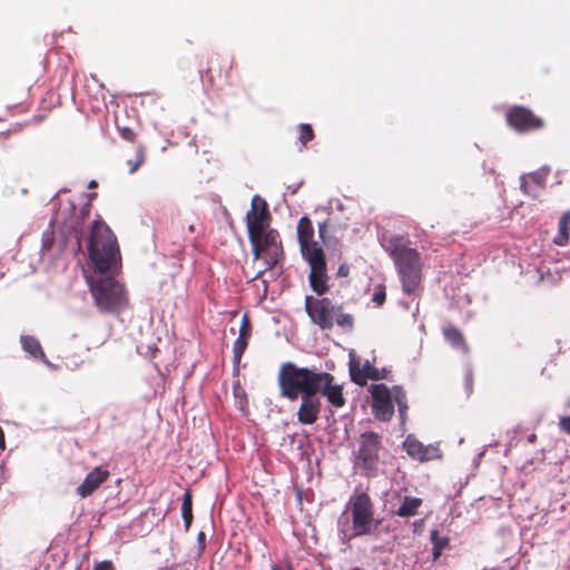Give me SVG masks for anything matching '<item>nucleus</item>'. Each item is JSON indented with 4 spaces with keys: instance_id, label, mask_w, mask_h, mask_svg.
<instances>
[{
    "instance_id": "c9c22d12",
    "label": "nucleus",
    "mask_w": 570,
    "mask_h": 570,
    "mask_svg": "<svg viewBox=\"0 0 570 570\" xmlns=\"http://www.w3.org/2000/svg\"><path fill=\"white\" fill-rule=\"evenodd\" d=\"M206 547V534L203 531H199L197 534V550L198 556H200Z\"/></svg>"
},
{
    "instance_id": "9b49d317",
    "label": "nucleus",
    "mask_w": 570,
    "mask_h": 570,
    "mask_svg": "<svg viewBox=\"0 0 570 570\" xmlns=\"http://www.w3.org/2000/svg\"><path fill=\"white\" fill-rule=\"evenodd\" d=\"M348 373L351 381L357 385H365L367 380L379 381L386 377V368H376L368 361L361 366L360 360L350 353Z\"/></svg>"
},
{
    "instance_id": "dca6fc26",
    "label": "nucleus",
    "mask_w": 570,
    "mask_h": 570,
    "mask_svg": "<svg viewBox=\"0 0 570 570\" xmlns=\"http://www.w3.org/2000/svg\"><path fill=\"white\" fill-rule=\"evenodd\" d=\"M354 522L352 520V515L348 514V510H344L337 518L336 529L340 543L345 546V551L351 547V541L355 538L361 537L357 530L353 529Z\"/></svg>"
},
{
    "instance_id": "4468645a",
    "label": "nucleus",
    "mask_w": 570,
    "mask_h": 570,
    "mask_svg": "<svg viewBox=\"0 0 570 570\" xmlns=\"http://www.w3.org/2000/svg\"><path fill=\"white\" fill-rule=\"evenodd\" d=\"M328 380L321 382V387L317 391L320 399L325 396L327 402L334 407H342L345 404V397L343 395V387L340 384L334 383V376L326 372Z\"/></svg>"
},
{
    "instance_id": "5fc2aeb1",
    "label": "nucleus",
    "mask_w": 570,
    "mask_h": 570,
    "mask_svg": "<svg viewBox=\"0 0 570 570\" xmlns=\"http://www.w3.org/2000/svg\"><path fill=\"white\" fill-rule=\"evenodd\" d=\"M483 570H504V569H501V568H492V569H483Z\"/></svg>"
},
{
    "instance_id": "3c124183",
    "label": "nucleus",
    "mask_w": 570,
    "mask_h": 570,
    "mask_svg": "<svg viewBox=\"0 0 570 570\" xmlns=\"http://www.w3.org/2000/svg\"><path fill=\"white\" fill-rule=\"evenodd\" d=\"M429 454H436V455H438V458L440 456V454H439V450H438L436 452H433L432 450H430V451H429Z\"/></svg>"
},
{
    "instance_id": "b1692460",
    "label": "nucleus",
    "mask_w": 570,
    "mask_h": 570,
    "mask_svg": "<svg viewBox=\"0 0 570 570\" xmlns=\"http://www.w3.org/2000/svg\"><path fill=\"white\" fill-rule=\"evenodd\" d=\"M422 499L405 495L395 511V514L401 518H410L417 513V509L422 505Z\"/></svg>"
},
{
    "instance_id": "49530a36",
    "label": "nucleus",
    "mask_w": 570,
    "mask_h": 570,
    "mask_svg": "<svg viewBox=\"0 0 570 570\" xmlns=\"http://www.w3.org/2000/svg\"><path fill=\"white\" fill-rule=\"evenodd\" d=\"M385 551H386V548H385V546H382V544H375L371 548V552H373V553L385 552Z\"/></svg>"
},
{
    "instance_id": "1a4fd4ad",
    "label": "nucleus",
    "mask_w": 570,
    "mask_h": 570,
    "mask_svg": "<svg viewBox=\"0 0 570 570\" xmlns=\"http://www.w3.org/2000/svg\"><path fill=\"white\" fill-rule=\"evenodd\" d=\"M278 237V232L269 227L257 235L258 246L256 253L254 247H252V254L255 259L261 258L262 253L266 252L264 259L266 269H272L283 257V248Z\"/></svg>"
},
{
    "instance_id": "f257e3e1",
    "label": "nucleus",
    "mask_w": 570,
    "mask_h": 570,
    "mask_svg": "<svg viewBox=\"0 0 570 570\" xmlns=\"http://www.w3.org/2000/svg\"><path fill=\"white\" fill-rule=\"evenodd\" d=\"M87 252L91 271L85 277L95 305L102 313H118L127 304L124 285L115 277L120 267V252L115 234L101 218L91 224Z\"/></svg>"
},
{
    "instance_id": "cd10ccee",
    "label": "nucleus",
    "mask_w": 570,
    "mask_h": 570,
    "mask_svg": "<svg viewBox=\"0 0 570 570\" xmlns=\"http://www.w3.org/2000/svg\"><path fill=\"white\" fill-rule=\"evenodd\" d=\"M247 345L248 337H245L244 334H238V337L235 340L233 344V363L235 368L238 367Z\"/></svg>"
},
{
    "instance_id": "f3484780",
    "label": "nucleus",
    "mask_w": 570,
    "mask_h": 570,
    "mask_svg": "<svg viewBox=\"0 0 570 570\" xmlns=\"http://www.w3.org/2000/svg\"><path fill=\"white\" fill-rule=\"evenodd\" d=\"M549 173H550V167L542 166L541 168H539L535 171H532L527 175H522L520 177V189L527 195L537 197L538 195L532 189L531 184L539 186V187H544Z\"/></svg>"
},
{
    "instance_id": "de8ad7c7",
    "label": "nucleus",
    "mask_w": 570,
    "mask_h": 570,
    "mask_svg": "<svg viewBox=\"0 0 570 570\" xmlns=\"http://www.w3.org/2000/svg\"><path fill=\"white\" fill-rule=\"evenodd\" d=\"M484 453H485V450H482L481 452H479V453L475 455V458L473 459V463H474V464H479V463H480V461H481V459L483 458Z\"/></svg>"
},
{
    "instance_id": "bb28decb",
    "label": "nucleus",
    "mask_w": 570,
    "mask_h": 570,
    "mask_svg": "<svg viewBox=\"0 0 570 570\" xmlns=\"http://www.w3.org/2000/svg\"><path fill=\"white\" fill-rule=\"evenodd\" d=\"M570 219V212L564 213L558 224V234L554 236V244L558 246H564L568 243V220Z\"/></svg>"
},
{
    "instance_id": "2eb2a0df",
    "label": "nucleus",
    "mask_w": 570,
    "mask_h": 570,
    "mask_svg": "<svg viewBox=\"0 0 570 570\" xmlns=\"http://www.w3.org/2000/svg\"><path fill=\"white\" fill-rule=\"evenodd\" d=\"M109 476V471L97 466L92 471H90L85 480L79 484L76 489V493L81 498H87L94 493V491L107 480Z\"/></svg>"
},
{
    "instance_id": "09e8293b",
    "label": "nucleus",
    "mask_w": 570,
    "mask_h": 570,
    "mask_svg": "<svg viewBox=\"0 0 570 570\" xmlns=\"http://www.w3.org/2000/svg\"><path fill=\"white\" fill-rule=\"evenodd\" d=\"M336 203H337V204H336V208H337L338 210H343V204H342V202H341V200H337Z\"/></svg>"
},
{
    "instance_id": "79ce46f5",
    "label": "nucleus",
    "mask_w": 570,
    "mask_h": 570,
    "mask_svg": "<svg viewBox=\"0 0 570 570\" xmlns=\"http://www.w3.org/2000/svg\"><path fill=\"white\" fill-rule=\"evenodd\" d=\"M304 184L303 180L298 181V183H295V184H292V185H288L287 186V189L291 190V193L294 195L297 193V190L302 187V185Z\"/></svg>"
},
{
    "instance_id": "473e14b6",
    "label": "nucleus",
    "mask_w": 570,
    "mask_h": 570,
    "mask_svg": "<svg viewBox=\"0 0 570 570\" xmlns=\"http://www.w3.org/2000/svg\"><path fill=\"white\" fill-rule=\"evenodd\" d=\"M249 210H254L255 213H257V210L266 212V210H268V204L259 195H255L252 198Z\"/></svg>"
},
{
    "instance_id": "a211bd4d",
    "label": "nucleus",
    "mask_w": 570,
    "mask_h": 570,
    "mask_svg": "<svg viewBox=\"0 0 570 570\" xmlns=\"http://www.w3.org/2000/svg\"><path fill=\"white\" fill-rule=\"evenodd\" d=\"M403 446L407 455L411 456L412 459H417L420 461H429L438 458L436 454H429L430 450L436 452L438 448H434L432 445H424L422 442H420L412 435L406 436Z\"/></svg>"
},
{
    "instance_id": "72a5a7b5",
    "label": "nucleus",
    "mask_w": 570,
    "mask_h": 570,
    "mask_svg": "<svg viewBox=\"0 0 570 570\" xmlns=\"http://www.w3.org/2000/svg\"><path fill=\"white\" fill-rule=\"evenodd\" d=\"M385 298H386V294H385L384 287H382V286L376 287L373 293L372 301L374 303H376L377 305H382L385 302Z\"/></svg>"
},
{
    "instance_id": "c03bdc74",
    "label": "nucleus",
    "mask_w": 570,
    "mask_h": 570,
    "mask_svg": "<svg viewBox=\"0 0 570 570\" xmlns=\"http://www.w3.org/2000/svg\"><path fill=\"white\" fill-rule=\"evenodd\" d=\"M271 570H293L289 564H272Z\"/></svg>"
},
{
    "instance_id": "20e7f679",
    "label": "nucleus",
    "mask_w": 570,
    "mask_h": 570,
    "mask_svg": "<svg viewBox=\"0 0 570 570\" xmlns=\"http://www.w3.org/2000/svg\"><path fill=\"white\" fill-rule=\"evenodd\" d=\"M371 407L375 419L381 422H389L394 415V404L397 405L400 424L404 428L407 419V397L401 385H393L391 389L384 383L372 384Z\"/></svg>"
},
{
    "instance_id": "603ef678",
    "label": "nucleus",
    "mask_w": 570,
    "mask_h": 570,
    "mask_svg": "<svg viewBox=\"0 0 570 570\" xmlns=\"http://www.w3.org/2000/svg\"><path fill=\"white\" fill-rule=\"evenodd\" d=\"M350 570H364V569H362L361 567L356 566V567H352Z\"/></svg>"
},
{
    "instance_id": "6ab92c4d",
    "label": "nucleus",
    "mask_w": 570,
    "mask_h": 570,
    "mask_svg": "<svg viewBox=\"0 0 570 570\" xmlns=\"http://www.w3.org/2000/svg\"><path fill=\"white\" fill-rule=\"evenodd\" d=\"M380 244L392 259L399 257L404 250L410 249V247L406 246V239L403 235L384 233L380 237Z\"/></svg>"
},
{
    "instance_id": "37998d69",
    "label": "nucleus",
    "mask_w": 570,
    "mask_h": 570,
    "mask_svg": "<svg viewBox=\"0 0 570 570\" xmlns=\"http://www.w3.org/2000/svg\"><path fill=\"white\" fill-rule=\"evenodd\" d=\"M183 521H184L185 530L188 531L189 528H190V524L193 522V514H190V515H183Z\"/></svg>"
},
{
    "instance_id": "7ed1b4c3",
    "label": "nucleus",
    "mask_w": 570,
    "mask_h": 570,
    "mask_svg": "<svg viewBox=\"0 0 570 570\" xmlns=\"http://www.w3.org/2000/svg\"><path fill=\"white\" fill-rule=\"evenodd\" d=\"M324 380H328L326 372L285 362L277 375L279 395L291 402L297 401L303 395L316 393Z\"/></svg>"
},
{
    "instance_id": "e433bc0d",
    "label": "nucleus",
    "mask_w": 570,
    "mask_h": 570,
    "mask_svg": "<svg viewBox=\"0 0 570 570\" xmlns=\"http://www.w3.org/2000/svg\"><path fill=\"white\" fill-rule=\"evenodd\" d=\"M92 570H115L114 563L110 560L96 562Z\"/></svg>"
},
{
    "instance_id": "c756f323",
    "label": "nucleus",
    "mask_w": 570,
    "mask_h": 570,
    "mask_svg": "<svg viewBox=\"0 0 570 570\" xmlns=\"http://www.w3.org/2000/svg\"><path fill=\"white\" fill-rule=\"evenodd\" d=\"M299 136L298 140L302 144L301 150L306 146L308 141L314 138V131L309 124H299L298 125Z\"/></svg>"
},
{
    "instance_id": "58836bf2",
    "label": "nucleus",
    "mask_w": 570,
    "mask_h": 570,
    "mask_svg": "<svg viewBox=\"0 0 570 570\" xmlns=\"http://www.w3.org/2000/svg\"><path fill=\"white\" fill-rule=\"evenodd\" d=\"M472 379H473L472 368L470 365H468L465 368L464 381H465V387L469 392L472 390Z\"/></svg>"
},
{
    "instance_id": "423d86ee",
    "label": "nucleus",
    "mask_w": 570,
    "mask_h": 570,
    "mask_svg": "<svg viewBox=\"0 0 570 570\" xmlns=\"http://www.w3.org/2000/svg\"><path fill=\"white\" fill-rule=\"evenodd\" d=\"M382 449V436L373 431H365L360 435V443L353 452L354 465L362 474L373 478L377 473L380 450Z\"/></svg>"
},
{
    "instance_id": "4c0bfd02",
    "label": "nucleus",
    "mask_w": 570,
    "mask_h": 570,
    "mask_svg": "<svg viewBox=\"0 0 570 570\" xmlns=\"http://www.w3.org/2000/svg\"><path fill=\"white\" fill-rule=\"evenodd\" d=\"M559 426L564 433L570 435V415L561 416L559 421Z\"/></svg>"
},
{
    "instance_id": "c85d7f7f",
    "label": "nucleus",
    "mask_w": 570,
    "mask_h": 570,
    "mask_svg": "<svg viewBox=\"0 0 570 570\" xmlns=\"http://www.w3.org/2000/svg\"><path fill=\"white\" fill-rule=\"evenodd\" d=\"M342 309V305H336L334 321L337 326L346 331H352L354 328V317L351 314L344 313Z\"/></svg>"
},
{
    "instance_id": "2f4dec72",
    "label": "nucleus",
    "mask_w": 570,
    "mask_h": 570,
    "mask_svg": "<svg viewBox=\"0 0 570 570\" xmlns=\"http://www.w3.org/2000/svg\"><path fill=\"white\" fill-rule=\"evenodd\" d=\"M193 502H191V494L189 491H186L183 495V502H181V517L183 515H190L193 514Z\"/></svg>"
},
{
    "instance_id": "f03ea898",
    "label": "nucleus",
    "mask_w": 570,
    "mask_h": 570,
    "mask_svg": "<svg viewBox=\"0 0 570 570\" xmlns=\"http://www.w3.org/2000/svg\"><path fill=\"white\" fill-rule=\"evenodd\" d=\"M90 206L87 204L81 209L79 215L76 214V205L68 202V207L61 212L56 213L51 218V223L60 224L59 236L55 237L53 232L46 230L42 234V256L59 255L67 248L72 252L82 250V238L85 235L83 219L89 215Z\"/></svg>"
},
{
    "instance_id": "4be33fe9",
    "label": "nucleus",
    "mask_w": 570,
    "mask_h": 570,
    "mask_svg": "<svg viewBox=\"0 0 570 570\" xmlns=\"http://www.w3.org/2000/svg\"><path fill=\"white\" fill-rule=\"evenodd\" d=\"M301 253L309 267L326 263L323 249L315 242L301 243Z\"/></svg>"
},
{
    "instance_id": "9d476101",
    "label": "nucleus",
    "mask_w": 570,
    "mask_h": 570,
    "mask_svg": "<svg viewBox=\"0 0 570 570\" xmlns=\"http://www.w3.org/2000/svg\"><path fill=\"white\" fill-rule=\"evenodd\" d=\"M505 117L509 126L519 132L534 131L543 127L542 119L523 106H513Z\"/></svg>"
},
{
    "instance_id": "f8f14e48",
    "label": "nucleus",
    "mask_w": 570,
    "mask_h": 570,
    "mask_svg": "<svg viewBox=\"0 0 570 570\" xmlns=\"http://www.w3.org/2000/svg\"><path fill=\"white\" fill-rule=\"evenodd\" d=\"M246 228L250 246L257 250V235L271 227L272 215L269 210H248L246 213Z\"/></svg>"
},
{
    "instance_id": "39448f33",
    "label": "nucleus",
    "mask_w": 570,
    "mask_h": 570,
    "mask_svg": "<svg viewBox=\"0 0 570 570\" xmlns=\"http://www.w3.org/2000/svg\"><path fill=\"white\" fill-rule=\"evenodd\" d=\"M346 510L351 511L353 529L357 530L361 537L379 539L382 534L390 533V524H385L383 519L374 518V505L367 493L360 492L351 495Z\"/></svg>"
},
{
    "instance_id": "a18cd8bd",
    "label": "nucleus",
    "mask_w": 570,
    "mask_h": 570,
    "mask_svg": "<svg viewBox=\"0 0 570 570\" xmlns=\"http://www.w3.org/2000/svg\"><path fill=\"white\" fill-rule=\"evenodd\" d=\"M326 227H327V222L326 220L318 224V234H320L321 238L324 237V234L326 232Z\"/></svg>"
},
{
    "instance_id": "412c9836",
    "label": "nucleus",
    "mask_w": 570,
    "mask_h": 570,
    "mask_svg": "<svg viewBox=\"0 0 570 570\" xmlns=\"http://www.w3.org/2000/svg\"><path fill=\"white\" fill-rule=\"evenodd\" d=\"M20 344L23 352L31 358L39 360L48 366H52L50 361L47 358L42 346L38 338L32 335H21Z\"/></svg>"
},
{
    "instance_id": "f704fd0d",
    "label": "nucleus",
    "mask_w": 570,
    "mask_h": 570,
    "mask_svg": "<svg viewBox=\"0 0 570 570\" xmlns=\"http://www.w3.org/2000/svg\"><path fill=\"white\" fill-rule=\"evenodd\" d=\"M250 331H252V326H250V323L248 321V317L247 315L245 314L242 318V324H240V328H239V334H244L245 337H248L250 336Z\"/></svg>"
},
{
    "instance_id": "5701e85b",
    "label": "nucleus",
    "mask_w": 570,
    "mask_h": 570,
    "mask_svg": "<svg viewBox=\"0 0 570 570\" xmlns=\"http://www.w3.org/2000/svg\"><path fill=\"white\" fill-rule=\"evenodd\" d=\"M443 335L445 341L455 350L468 353L469 347L465 343L463 334L452 325L443 327Z\"/></svg>"
},
{
    "instance_id": "aec40b11",
    "label": "nucleus",
    "mask_w": 570,
    "mask_h": 570,
    "mask_svg": "<svg viewBox=\"0 0 570 570\" xmlns=\"http://www.w3.org/2000/svg\"><path fill=\"white\" fill-rule=\"evenodd\" d=\"M308 274V283L313 292H315L318 296L325 294L328 291V276L326 263H322L320 265L311 266Z\"/></svg>"
},
{
    "instance_id": "ddd939ff",
    "label": "nucleus",
    "mask_w": 570,
    "mask_h": 570,
    "mask_svg": "<svg viewBox=\"0 0 570 570\" xmlns=\"http://www.w3.org/2000/svg\"><path fill=\"white\" fill-rule=\"evenodd\" d=\"M321 407L322 403L317 392L309 395H303L296 413L297 421L303 425L314 424L320 416Z\"/></svg>"
},
{
    "instance_id": "7c9ffc66",
    "label": "nucleus",
    "mask_w": 570,
    "mask_h": 570,
    "mask_svg": "<svg viewBox=\"0 0 570 570\" xmlns=\"http://www.w3.org/2000/svg\"><path fill=\"white\" fill-rule=\"evenodd\" d=\"M145 160V155H144V150L141 147H139L136 151V159L135 160H128L127 161V165L129 167V173H135L138 167L144 163Z\"/></svg>"
},
{
    "instance_id": "864d4df0",
    "label": "nucleus",
    "mask_w": 570,
    "mask_h": 570,
    "mask_svg": "<svg viewBox=\"0 0 570 570\" xmlns=\"http://www.w3.org/2000/svg\"><path fill=\"white\" fill-rule=\"evenodd\" d=\"M263 274V272H257L256 276L254 277V279L258 278L261 275Z\"/></svg>"
},
{
    "instance_id": "6e6552de",
    "label": "nucleus",
    "mask_w": 570,
    "mask_h": 570,
    "mask_svg": "<svg viewBox=\"0 0 570 570\" xmlns=\"http://www.w3.org/2000/svg\"><path fill=\"white\" fill-rule=\"evenodd\" d=\"M305 312L311 321L321 330H331L334 325L336 305L328 297H305Z\"/></svg>"
},
{
    "instance_id": "a19ab883",
    "label": "nucleus",
    "mask_w": 570,
    "mask_h": 570,
    "mask_svg": "<svg viewBox=\"0 0 570 570\" xmlns=\"http://www.w3.org/2000/svg\"><path fill=\"white\" fill-rule=\"evenodd\" d=\"M336 274L338 277H346L350 274V266L346 263H342Z\"/></svg>"
},
{
    "instance_id": "393cba45",
    "label": "nucleus",
    "mask_w": 570,
    "mask_h": 570,
    "mask_svg": "<svg viewBox=\"0 0 570 570\" xmlns=\"http://www.w3.org/2000/svg\"><path fill=\"white\" fill-rule=\"evenodd\" d=\"M430 540L432 543V557L433 561L438 560L442 554V551L449 546V538L440 535L438 530H432L430 533Z\"/></svg>"
},
{
    "instance_id": "a878e982",
    "label": "nucleus",
    "mask_w": 570,
    "mask_h": 570,
    "mask_svg": "<svg viewBox=\"0 0 570 570\" xmlns=\"http://www.w3.org/2000/svg\"><path fill=\"white\" fill-rule=\"evenodd\" d=\"M314 235L313 224L308 217L303 216L297 224L298 243L312 242Z\"/></svg>"
},
{
    "instance_id": "0eeeda50",
    "label": "nucleus",
    "mask_w": 570,
    "mask_h": 570,
    "mask_svg": "<svg viewBox=\"0 0 570 570\" xmlns=\"http://www.w3.org/2000/svg\"><path fill=\"white\" fill-rule=\"evenodd\" d=\"M403 292L407 295L414 293L421 283L422 264L420 253L415 248L404 250L393 259Z\"/></svg>"
},
{
    "instance_id": "ea45409f",
    "label": "nucleus",
    "mask_w": 570,
    "mask_h": 570,
    "mask_svg": "<svg viewBox=\"0 0 570 570\" xmlns=\"http://www.w3.org/2000/svg\"><path fill=\"white\" fill-rule=\"evenodd\" d=\"M120 132H121V137L124 139L129 140V141L134 140L135 134L131 128L124 127Z\"/></svg>"
},
{
    "instance_id": "8fccbe9b",
    "label": "nucleus",
    "mask_w": 570,
    "mask_h": 570,
    "mask_svg": "<svg viewBox=\"0 0 570 570\" xmlns=\"http://www.w3.org/2000/svg\"><path fill=\"white\" fill-rule=\"evenodd\" d=\"M534 439H535V435H534V434H531V435L528 438L529 442H532Z\"/></svg>"
}]
</instances>
